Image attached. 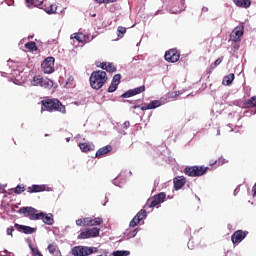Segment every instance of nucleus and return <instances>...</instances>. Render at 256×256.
I'll list each match as a JSON object with an SVG mask.
<instances>
[{
  "mask_svg": "<svg viewBox=\"0 0 256 256\" xmlns=\"http://www.w3.org/2000/svg\"><path fill=\"white\" fill-rule=\"evenodd\" d=\"M41 87H44L45 89H49V87H53V81L43 78Z\"/></svg>",
  "mask_w": 256,
  "mask_h": 256,
  "instance_id": "473e14b6",
  "label": "nucleus"
},
{
  "mask_svg": "<svg viewBox=\"0 0 256 256\" xmlns=\"http://www.w3.org/2000/svg\"><path fill=\"white\" fill-rule=\"evenodd\" d=\"M13 231H15V228H13V226L7 228V235L13 236Z\"/></svg>",
  "mask_w": 256,
  "mask_h": 256,
  "instance_id": "37998d69",
  "label": "nucleus"
},
{
  "mask_svg": "<svg viewBox=\"0 0 256 256\" xmlns=\"http://www.w3.org/2000/svg\"><path fill=\"white\" fill-rule=\"evenodd\" d=\"M114 256H129L131 255L130 251L127 250H117L112 253Z\"/></svg>",
  "mask_w": 256,
  "mask_h": 256,
  "instance_id": "2f4dec72",
  "label": "nucleus"
},
{
  "mask_svg": "<svg viewBox=\"0 0 256 256\" xmlns=\"http://www.w3.org/2000/svg\"><path fill=\"white\" fill-rule=\"evenodd\" d=\"M91 17H97V14H92Z\"/></svg>",
  "mask_w": 256,
  "mask_h": 256,
  "instance_id": "603ef678",
  "label": "nucleus"
},
{
  "mask_svg": "<svg viewBox=\"0 0 256 256\" xmlns=\"http://www.w3.org/2000/svg\"><path fill=\"white\" fill-rule=\"evenodd\" d=\"M138 223H141L140 219H138L137 216H134L129 225L130 227H137Z\"/></svg>",
  "mask_w": 256,
  "mask_h": 256,
  "instance_id": "c9c22d12",
  "label": "nucleus"
},
{
  "mask_svg": "<svg viewBox=\"0 0 256 256\" xmlns=\"http://www.w3.org/2000/svg\"><path fill=\"white\" fill-rule=\"evenodd\" d=\"M223 63V56L218 58L213 64L210 65L209 69L207 70V74L210 75V73H213L215 70V67H219L220 64Z\"/></svg>",
  "mask_w": 256,
  "mask_h": 256,
  "instance_id": "a878e982",
  "label": "nucleus"
},
{
  "mask_svg": "<svg viewBox=\"0 0 256 256\" xmlns=\"http://www.w3.org/2000/svg\"><path fill=\"white\" fill-rule=\"evenodd\" d=\"M41 111H48L49 113L58 112L62 113V115H65L67 113V109L65 108V105L59 101V99L56 98H46L41 101Z\"/></svg>",
  "mask_w": 256,
  "mask_h": 256,
  "instance_id": "f257e3e1",
  "label": "nucleus"
},
{
  "mask_svg": "<svg viewBox=\"0 0 256 256\" xmlns=\"http://www.w3.org/2000/svg\"><path fill=\"white\" fill-rule=\"evenodd\" d=\"M113 151V146L107 145L97 150L96 158L101 159L103 155H107V153H111Z\"/></svg>",
  "mask_w": 256,
  "mask_h": 256,
  "instance_id": "f3484780",
  "label": "nucleus"
},
{
  "mask_svg": "<svg viewBox=\"0 0 256 256\" xmlns=\"http://www.w3.org/2000/svg\"><path fill=\"white\" fill-rule=\"evenodd\" d=\"M71 39H76L78 43H84L85 35L83 33H74L70 36Z\"/></svg>",
  "mask_w": 256,
  "mask_h": 256,
  "instance_id": "c85d7f7f",
  "label": "nucleus"
},
{
  "mask_svg": "<svg viewBox=\"0 0 256 256\" xmlns=\"http://www.w3.org/2000/svg\"><path fill=\"white\" fill-rule=\"evenodd\" d=\"M96 3H115L117 0H94Z\"/></svg>",
  "mask_w": 256,
  "mask_h": 256,
  "instance_id": "79ce46f5",
  "label": "nucleus"
},
{
  "mask_svg": "<svg viewBox=\"0 0 256 256\" xmlns=\"http://www.w3.org/2000/svg\"><path fill=\"white\" fill-rule=\"evenodd\" d=\"M91 219H92V217H85L84 218L85 227H91Z\"/></svg>",
  "mask_w": 256,
  "mask_h": 256,
  "instance_id": "a19ab883",
  "label": "nucleus"
},
{
  "mask_svg": "<svg viewBox=\"0 0 256 256\" xmlns=\"http://www.w3.org/2000/svg\"><path fill=\"white\" fill-rule=\"evenodd\" d=\"M25 49H28L29 51H37V43L33 41L26 43Z\"/></svg>",
  "mask_w": 256,
  "mask_h": 256,
  "instance_id": "7c9ffc66",
  "label": "nucleus"
},
{
  "mask_svg": "<svg viewBox=\"0 0 256 256\" xmlns=\"http://www.w3.org/2000/svg\"><path fill=\"white\" fill-rule=\"evenodd\" d=\"M234 3L242 9H249L251 7V0H234Z\"/></svg>",
  "mask_w": 256,
  "mask_h": 256,
  "instance_id": "393cba45",
  "label": "nucleus"
},
{
  "mask_svg": "<svg viewBox=\"0 0 256 256\" xmlns=\"http://www.w3.org/2000/svg\"><path fill=\"white\" fill-rule=\"evenodd\" d=\"M165 197H167L165 192H161V193L155 195L152 198V200H150L149 207H157V205H160V203H163L165 201Z\"/></svg>",
  "mask_w": 256,
  "mask_h": 256,
  "instance_id": "f8f14e48",
  "label": "nucleus"
},
{
  "mask_svg": "<svg viewBox=\"0 0 256 256\" xmlns=\"http://www.w3.org/2000/svg\"><path fill=\"white\" fill-rule=\"evenodd\" d=\"M119 83H121V74H115L108 88V93H115L117 87H119Z\"/></svg>",
  "mask_w": 256,
  "mask_h": 256,
  "instance_id": "ddd939ff",
  "label": "nucleus"
},
{
  "mask_svg": "<svg viewBox=\"0 0 256 256\" xmlns=\"http://www.w3.org/2000/svg\"><path fill=\"white\" fill-rule=\"evenodd\" d=\"M41 5H43V0H34L32 2V7H41Z\"/></svg>",
  "mask_w": 256,
  "mask_h": 256,
  "instance_id": "ea45409f",
  "label": "nucleus"
},
{
  "mask_svg": "<svg viewBox=\"0 0 256 256\" xmlns=\"http://www.w3.org/2000/svg\"><path fill=\"white\" fill-rule=\"evenodd\" d=\"M41 68L43 73L51 74L55 72V58L54 57H47L43 63L41 64Z\"/></svg>",
  "mask_w": 256,
  "mask_h": 256,
  "instance_id": "423d86ee",
  "label": "nucleus"
},
{
  "mask_svg": "<svg viewBox=\"0 0 256 256\" xmlns=\"http://www.w3.org/2000/svg\"><path fill=\"white\" fill-rule=\"evenodd\" d=\"M14 227L17 229V231H19V233H24L25 235H33V233L37 231V229L31 226H25L17 223L14 224Z\"/></svg>",
  "mask_w": 256,
  "mask_h": 256,
  "instance_id": "9b49d317",
  "label": "nucleus"
},
{
  "mask_svg": "<svg viewBox=\"0 0 256 256\" xmlns=\"http://www.w3.org/2000/svg\"><path fill=\"white\" fill-rule=\"evenodd\" d=\"M43 9L48 15H53L54 13H57V5L55 4L46 3L43 6Z\"/></svg>",
  "mask_w": 256,
  "mask_h": 256,
  "instance_id": "4be33fe9",
  "label": "nucleus"
},
{
  "mask_svg": "<svg viewBox=\"0 0 256 256\" xmlns=\"http://www.w3.org/2000/svg\"><path fill=\"white\" fill-rule=\"evenodd\" d=\"M97 225H103V218L101 217L91 218L90 227H95Z\"/></svg>",
  "mask_w": 256,
  "mask_h": 256,
  "instance_id": "c756f323",
  "label": "nucleus"
},
{
  "mask_svg": "<svg viewBox=\"0 0 256 256\" xmlns=\"http://www.w3.org/2000/svg\"><path fill=\"white\" fill-rule=\"evenodd\" d=\"M165 61L168 63H177L181 59V54L176 48H172L165 53Z\"/></svg>",
  "mask_w": 256,
  "mask_h": 256,
  "instance_id": "6e6552de",
  "label": "nucleus"
},
{
  "mask_svg": "<svg viewBox=\"0 0 256 256\" xmlns=\"http://www.w3.org/2000/svg\"><path fill=\"white\" fill-rule=\"evenodd\" d=\"M139 107H141V105L133 106L132 109H139Z\"/></svg>",
  "mask_w": 256,
  "mask_h": 256,
  "instance_id": "de8ad7c7",
  "label": "nucleus"
},
{
  "mask_svg": "<svg viewBox=\"0 0 256 256\" xmlns=\"http://www.w3.org/2000/svg\"><path fill=\"white\" fill-rule=\"evenodd\" d=\"M79 148L82 153H89V151H95V145L89 143H80Z\"/></svg>",
  "mask_w": 256,
  "mask_h": 256,
  "instance_id": "b1692460",
  "label": "nucleus"
},
{
  "mask_svg": "<svg viewBox=\"0 0 256 256\" xmlns=\"http://www.w3.org/2000/svg\"><path fill=\"white\" fill-rule=\"evenodd\" d=\"M202 11L207 12V11H209V8L203 7V8H202Z\"/></svg>",
  "mask_w": 256,
  "mask_h": 256,
  "instance_id": "49530a36",
  "label": "nucleus"
},
{
  "mask_svg": "<svg viewBox=\"0 0 256 256\" xmlns=\"http://www.w3.org/2000/svg\"><path fill=\"white\" fill-rule=\"evenodd\" d=\"M244 31H245V27H243V26L235 27L234 30L230 34V39L234 43H238V41H241V37H243Z\"/></svg>",
  "mask_w": 256,
  "mask_h": 256,
  "instance_id": "1a4fd4ad",
  "label": "nucleus"
},
{
  "mask_svg": "<svg viewBox=\"0 0 256 256\" xmlns=\"http://www.w3.org/2000/svg\"><path fill=\"white\" fill-rule=\"evenodd\" d=\"M99 233H101V229L97 227L86 229L85 231H82L77 239H91L95 237H99Z\"/></svg>",
  "mask_w": 256,
  "mask_h": 256,
  "instance_id": "0eeeda50",
  "label": "nucleus"
},
{
  "mask_svg": "<svg viewBox=\"0 0 256 256\" xmlns=\"http://www.w3.org/2000/svg\"><path fill=\"white\" fill-rule=\"evenodd\" d=\"M107 72L103 70H96L93 71L90 75V86L92 89H96V91H99L105 83L108 81Z\"/></svg>",
  "mask_w": 256,
  "mask_h": 256,
  "instance_id": "f03ea898",
  "label": "nucleus"
},
{
  "mask_svg": "<svg viewBox=\"0 0 256 256\" xmlns=\"http://www.w3.org/2000/svg\"><path fill=\"white\" fill-rule=\"evenodd\" d=\"M247 233H249V232H245L243 230L235 231L231 236V241H232L233 245H239V243H241V241H243V239H245V237H247Z\"/></svg>",
  "mask_w": 256,
  "mask_h": 256,
  "instance_id": "9d476101",
  "label": "nucleus"
},
{
  "mask_svg": "<svg viewBox=\"0 0 256 256\" xmlns=\"http://www.w3.org/2000/svg\"><path fill=\"white\" fill-rule=\"evenodd\" d=\"M157 107H161V101L154 100V101H151L149 104H145L144 106H141V110L147 111L149 109H157Z\"/></svg>",
  "mask_w": 256,
  "mask_h": 256,
  "instance_id": "412c9836",
  "label": "nucleus"
},
{
  "mask_svg": "<svg viewBox=\"0 0 256 256\" xmlns=\"http://www.w3.org/2000/svg\"><path fill=\"white\" fill-rule=\"evenodd\" d=\"M217 135H221V130H217Z\"/></svg>",
  "mask_w": 256,
  "mask_h": 256,
  "instance_id": "8fccbe9b",
  "label": "nucleus"
},
{
  "mask_svg": "<svg viewBox=\"0 0 256 256\" xmlns=\"http://www.w3.org/2000/svg\"><path fill=\"white\" fill-rule=\"evenodd\" d=\"M209 171V167L205 166H187L183 173H185L188 177H203L205 173Z\"/></svg>",
  "mask_w": 256,
  "mask_h": 256,
  "instance_id": "7ed1b4c3",
  "label": "nucleus"
},
{
  "mask_svg": "<svg viewBox=\"0 0 256 256\" xmlns=\"http://www.w3.org/2000/svg\"><path fill=\"white\" fill-rule=\"evenodd\" d=\"M97 67H100V69H103L108 73H115V71H117V67H115L114 64L110 62H102L100 65H97Z\"/></svg>",
  "mask_w": 256,
  "mask_h": 256,
  "instance_id": "dca6fc26",
  "label": "nucleus"
},
{
  "mask_svg": "<svg viewBox=\"0 0 256 256\" xmlns=\"http://www.w3.org/2000/svg\"><path fill=\"white\" fill-rule=\"evenodd\" d=\"M47 249H48L50 255L62 256L61 250H59V246L55 242H52L51 244H49Z\"/></svg>",
  "mask_w": 256,
  "mask_h": 256,
  "instance_id": "a211bd4d",
  "label": "nucleus"
},
{
  "mask_svg": "<svg viewBox=\"0 0 256 256\" xmlns=\"http://www.w3.org/2000/svg\"><path fill=\"white\" fill-rule=\"evenodd\" d=\"M123 127H124V129H129V127H131V123L129 121H125L123 123Z\"/></svg>",
  "mask_w": 256,
  "mask_h": 256,
  "instance_id": "a18cd8bd",
  "label": "nucleus"
},
{
  "mask_svg": "<svg viewBox=\"0 0 256 256\" xmlns=\"http://www.w3.org/2000/svg\"><path fill=\"white\" fill-rule=\"evenodd\" d=\"M28 193H42V191H45V185H37L34 184L32 186H29L27 188Z\"/></svg>",
  "mask_w": 256,
  "mask_h": 256,
  "instance_id": "5701e85b",
  "label": "nucleus"
},
{
  "mask_svg": "<svg viewBox=\"0 0 256 256\" xmlns=\"http://www.w3.org/2000/svg\"><path fill=\"white\" fill-rule=\"evenodd\" d=\"M135 217H137L138 219H140V221H143V219H145L147 217V210L145 209H141L136 215Z\"/></svg>",
  "mask_w": 256,
  "mask_h": 256,
  "instance_id": "72a5a7b5",
  "label": "nucleus"
},
{
  "mask_svg": "<svg viewBox=\"0 0 256 256\" xmlns=\"http://www.w3.org/2000/svg\"><path fill=\"white\" fill-rule=\"evenodd\" d=\"M145 92V86H140L138 88H134L132 90H128L124 94H122V97L124 99H127L129 97H134V95H139L141 93Z\"/></svg>",
  "mask_w": 256,
  "mask_h": 256,
  "instance_id": "4468645a",
  "label": "nucleus"
},
{
  "mask_svg": "<svg viewBox=\"0 0 256 256\" xmlns=\"http://www.w3.org/2000/svg\"><path fill=\"white\" fill-rule=\"evenodd\" d=\"M69 81H73V78H69L68 82L66 83V85H69Z\"/></svg>",
  "mask_w": 256,
  "mask_h": 256,
  "instance_id": "09e8293b",
  "label": "nucleus"
},
{
  "mask_svg": "<svg viewBox=\"0 0 256 256\" xmlns=\"http://www.w3.org/2000/svg\"><path fill=\"white\" fill-rule=\"evenodd\" d=\"M25 191V185H18L17 187L14 188V193L16 195H21V193H24Z\"/></svg>",
  "mask_w": 256,
  "mask_h": 256,
  "instance_id": "f704fd0d",
  "label": "nucleus"
},
{
  "mask_svg": "<svg viewBox=\"0 0 256 256\" xmlns=\"http://www.w3.org/2000/svg\"><path fill=\"white\" fill-rule=\"evenodd\" d=\"M85 218H80V219H77L76 220V225L78 226V227H85Z\"/></svg>",
  "mask_w": 256,
  "mask_h": 256,
  "instance_id": "4c0bfd02",
  "label": "nucleus"
},
{
  "mask_svg": "<svg viewBox=\"0 0 256 256\" xmlns=\"http://www.w3.org/2000/svg\"><path fill=\"white\" fill-rule=\"evenodd\" d=\"M185 183H187V180L185 179L184 176H178L174 178L173 184H174V189L176 191H179V189L185 187Z\"/></svg>",
  "mask_w": 256,
  "mask_h": 256,
  "instance_id": "2eb2a0df",
  "label": "nucleus"
},
{
  "mask_svg": "<svg viewBox=\"0 0 256 256\" xmlns=\"http://www.w3.org/2000/svg\"><path fill=\"white\" fill-rule=\"evenodd\" d=\"M244 109H255L254 113L256 114V96H252L250 99L243 103Z\"/></svg>",
  "mask_w": 256,
  "mask_h": 256,
  "instance_id": "aec40b11",
  "label": "nucleus"
},
{
  "mask_svg": "<svg viewBox=\"0 0 256 256\" xmlns=\"http://www.w3.org/2000/svg\"><path fill=\"white\" fill-rule=\"evenodd\" d=\"M19 213H22L25 217H29L30 221H40L43 217V212L33 207H22L19 209Z\"/></svg>",
  "mask_w": 256,
  "mask_h": 256,
  "instance_id": "20e7f679",
  "label": "nucleus"
},
{
  "mask_svg": "<svg viewBox=\"0 0 256 256\" xmlns=\"http://www.w3.org/2000/svg\"><path fill=\"white\" fill-rule=\"evenodd\" d=\"M40 221H43V223H45V225H53V223H55V220L53 219V214H51V213L47 214L45 212H42Z\"/></svg>",
  "mask_w": 256,
  "mask_h": 256,
  "instance_id": "6ab92c4d",
  "label": "nucleus"
},
{
  "mask_svg": "<svg viewBox=\"0 0 256 256\" xmlns=\"http://www.w3.org/2000/svg\"><path fill=\"white\" fill-rule=\"evenodd\" d=\"M97 251L99 250L96 247L76 246L72 248V255L89 256V255H93V253H97Z\"/></svg>",
  "mask_w": 256,
  "mask_h": 256,
  "instance_id": "39448f33",
  "label": "nucleus"
},
{
  "mask_svg": "<svg viewBox=\"0 0 256 256\" xmlns=\"http://www.w3.org/2000/svg\"><path fill=\"white\" fill-rule=\"evenodd\" d=\"M67 142H69V138H67V140H66Z\"/></svg>",
  "mask_w": 256,
  "mask_h": 256,
  "instance_id": "864d4df0",
  "label": "nucleus"
},
{
  "mask_svg": "<svg viewBox=\"0 0 256 256\" xmlns=\"http://www.w3.org/2000/svg\"><path fill=\"white\" fill-rule=\"evenodd\" d=\"M27 7H32L33 3H35V0H25Z\"/></svg>",
  "mask_w": 256,
  "mask_h": 256,
  "instance_id": "c03bdc74",
  "label": "nucleus"
},
{
  "mask_svg": "<svg viewBox=\"0 0 256 256\" xmlns=\"http://www.w3.org/2000/svg\"><path fill=\"white\" fill-rule=\"evenodd\" d=\"M118 31V37H123L121 35H125V33H127V28L123 27V26H119L117 28Z\"/></svg>",
  "mask_w": 256,
  "mask_h": 256,
  "instance_id": "e433bc0d",
  "label": "nucleus"
},
{
  "mask_svg": "<svg viewBox=\"0 0 256 256\" xmlns=\"http://www.w3.org/2000/svg\"><path fill=\"white\" fill-rule=\"evenodd\" d=\"M42 83H43V77H41V75L34 76L31 81V85H33L34 87H41Z\"/></svg>",
  "mask_w": 256,
  "mask_h": 256,
  "instance_id": "bb28decb",
  "label": "nucleus"
},
{
  "mask_svg": "<svg viewBox=\"0 0 256 256\" xmlns=\"http://www.w3.org/2000/svg\"><path fill=\"white\" fill-rule=\"evenodd\" d=\"M233 81H235V74L230 73L223 78L222 83H223V85H231V83H233Z\"/></svg>",
  "mask_w": 256,
  "mask_h": 256,
  "instance_id": "cd10ccee",
  "label": "nucleus"
},
{
  "mask_svg": "<svg viewBox=\"0 0 256 256\" xmlns=\"http://www.w3.org/2000/svg\"><path fill=\"white\" fill-rule=\"evenodd\" d=\"M31 251L33 256H43L38 248H31Z\"/></svg>",
  "mask_w": 256,
  "mask_h": 256,
  "instance_id": "58836bf2",
  "label": "nucleus"
},
{
  "mask_svg": "<svg viewBox=\"0 0 256 256\" xmlns=\"http://www.w3.org/2000/svg\"><path fill=\"white\" fill-rule=\"evenodd\" d=\"M217 163V161H214L213 163H210V165H215Z\"/></svg>",
  "mask_w": 256,
  "mask_h": 256,
  "instance_id": "3c124183",
  "label": "nucleus"
}]
</instances>
